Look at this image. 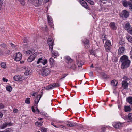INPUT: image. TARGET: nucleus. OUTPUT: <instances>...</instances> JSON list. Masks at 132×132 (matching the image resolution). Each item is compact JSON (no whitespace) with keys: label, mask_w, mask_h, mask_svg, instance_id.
<instances>
[{"label":"nucleus","mask_w":132,"mask_h":132,"mask_svg":"<svg viewBox=\"0 0 132 132\" xmlns=\"http://www.w3.org/2000/svg\"><path fill=\"white\" fill-rule=\"evenodd\" d=\"M129 15V12L126 10H124L120 14V16L121 17L127 18L128 16Z\"/></svg>","instance_id":"0eeeda50"},{"label":"nucleus","mask_w":132,"mask_h":132,"mask_svg":"<svg viewBox=\"0 0 132 132\" xmlns=\"http://www.w3.org/2000/svg\"><path fill=\"white\" fill-rule=\"evenodd\" d=\"M124 110L126 112L130 111L131 110V108L130 106H125Z\"/></svg>","instance_id":"393cba45"},{"label":"nucleus","mask_w":132,"mask_h":132,"mask_svg":"<svg viewBox=\"0 0 132 132\" xmlns=\"http://www.w3.org/2000/svg\"><path fill=\"white\" fill-rule=\"evenodd\" d=\"M36 57L35 55L34 54L30 56L27 59L28 61L29 62H31L34 60Z\"/></svg>","instance_id":"dca6fc26"},{"label":"nucleus","mask_w":132,"mask_h":132,"mask_svg":"<svg viewBox=\"0 0 132 132\" xmlns=\"http://www.w3.org/2000/svg\"><path fill=\"white\" fill-rule=\"evenodd\" d=\"M4 108V105L2 104H0V109H2L3 108Z\"/></svg>","instance_id":"8fccbe9b"},{"label":"nucleus","mask_w":132,"mask_h":132,"mask_svg":"<svg viewBox=\"0 0 132 132\" xmlns=\"http://www.w3.org/2000/svg\"><path fill=\"white\" fill-rule=\"evenodd\" d=\"M90 53L91 54L95 56L96 54L94 52L91 51L90 52Z\"/></svg>","instance_id":"5fc2aeb1"},{"label":"nucleus","mask_w":132,"mask_h":132,"mask_svg":"<svg viewBox=\"0 0 132 132\" xmlns=\"http://www.w3.org/2000/svg\"><path fill=\"white\" fill-rule=\"evenodd\" d=\"M122 85L124 89L127 88L128 86V83L126 81H123L122 83Z\"/></svg>","instance_id":"412c9836"},{"label":"nucleus","mask_w":132,"mask_h":132,"mask_svg":"<svg viewBox=\"0 0 132 132\" xmlns=\"http://www.w3.org/2000/svg\"><path fill=\"white\" fill-rule=\"evenodd\" d=\"M105 129L104 128H103L102 129V130L100 132H105Z\"/></svg>","instance_id":"e2e57ef3"},{"label":"nucleus","mask_w":132,"mask_h":132,"mask_svg":"<svg viewBox=\"0 0 132 132\" xmlns=\"http://www.w3.org/2000/svg\"><path fill=\"white\" fill-rule=\"evenodd\" d=\"M10 45L13 48H15L16 47V45L12 44V43H10Z\"/></svg>","instance_id":"a18cd8bd"},{"label":"nucleus","mask_w":132,"mask_h":132,"mask_svg":"<svg viewBox=\"0 0 132 132\" xmlns=\"http://www.w3.org/2000/svg\"><path fill=\"white\" fill-rule=\"evenodd\" d=\"M120 62L122 63L121 68L122 69H124L129 67L130 64V61L128 57L124 55L121 56L120 59Z\"/></svg>","instance_id":"f257e3e1"},{"label":"nucleus","mask_w":132,"mask_h":132,"mask_svg":"<svg viewBox=\"0 0 132 132\" xmlns=\"http://www.w3.org/2000/svg\"><path fill=\"white\" fill-rule=\"evenodd\" d=\"M123 124L122 123H114L113 125V126L115 128H118L122 127V125Z\"/></svg>","instance_id":"f3484780"},{"label":"nucleus","mask_w":132,"mask_h":132,"mask_svg":"<svg viewBox=\"0 0 132 132\" xmlns=\"http://www.w3.org/2000/svg\"><path fill=\"white\" fill-rule=\"evenodd\" d=\"M53 87L52 85H50L46 87V89L47 90H50L53 88Z\"/></svg>","instance_id":"c85d7f7f"},{"label":"nucleus","mask_w":132,"mask_h":132,"mask_svg":"<svg viewBox=\"0 0 132 132\" xmlns=\"http://www.w3.org/2000/svg\"><path fill=\"white\" fill-rule=\"evenodd\" d=\"M31 71L29 67H27L26 68V71L24 74L26 75H28L31 73Z\"/></svg>","instance_id":"4468645a"},{"label":"nucleus","mask_w":132,"mask_h":132,"mask_svg":"<svg viewBox=\"0 0 132 132\" xmlns=\"http://www.w3.org/2000/svg\"><path fill=\"white\" fill-rule=\"evenodd\" d=\"M83 42L84 44L87 45L89 43V40L87 39H85Z\"/></svg>","instance_id":"f704fd0d"},{"label":"nucleus","mask_w":132,"mask_h":132,"mask_svg":"<svg viewBox=\"0 0 132 132\" xmlns=\"http://www.w3.org/2000/svg\"><path fill=\"white\" fill-rule=\"evenodd\" d=\"M125 51V48L124 47L122 46L120 47L118 50V55H123Z\"/></svg>","instance_id":"f8f14e48"},{"label":"nucleus","mask_w":132,"mask_h":132,"mask_svg":"<svg viewBox=\"0 0 132 132\" xmlns=\"http://www.w3.org/2000/svg\"><path fill=\"white\" fill-rule=\"evenodd\" d=\"M7 126H10L12 125V123L11 122L6 123Z\"/></svg>","instance_id":"6e6d98bb"},{"label":"nucleus","mask_w":132,"mask_h":132,"mask_svg":"<svg viewBox=\"0 0 132 132\" xmlns=\"http://www.w3.org/2000/svg\"><path fill=\"white\" fill-rule=\"evenodd\" d=\"M80 3L81 5L84 7L86 8H87L88 6L86 3L83 0H80Z\"/></svg>","instance_id":"2eb2a0df"},{"label":"nucleus","mask_w":132,"mask_h":132,"mask_svg":"<svg viewBox=\"0 0 132 132\" xmlns=\"http://www.w3.org/2000/svg\"><path fill=\"white\" fill-rule=\"evenodd\" d=\"M6 89L8 91L11 92L12 89V87L10 86H9L6 87Z\"/></svg>","instance_id":"7c9ffc66"},{"label":"nucleus","mask_w":132,"mask_h":132,"mask_svg":"<svg viewBox=\"0 0 132 132\" xmlns=\"http://www.w3.org/2000/svg\"><path fill=\"white\" fill-rule=\"evenodd\" d=\"M12 130V129L11 128H8L5 130V132H11Z\"/></svg>","instance_id":"79ce46f5"},{"label":"nucleus","mask_w":132,"mask_h":132,"mask_svg":"<svg viewBox=\"0 0 132 132\" xmlns=\"http://www.w3.org/2000/svg\"><path fill=\"white\" fill-rule=\"evenodd\" d=\"M89 75L91 76H93V72L92 71L90 72L89 73Z\"/></svg>","instance_id":"13d9d810"},{"label":"nucleus","mask_w":132,"mask_h":132,"mask_svg":"<svg viewBox=\"0 0 132 132\" xmlns=\"http://www.w3.org/2000/svg\"><path fill=\"white\" fill-rule=\"evenodd\" d=\"M67 75V74H64L63 75H62V77L60 79V80H61L63 79Z\"/></svg>","instance_id":"37998d69"},{"label":"nucleus","mask_w":132,"mask_h":132,"mask_svg":"<svg viewBox=\"0 0 132 132\" xmlns=\"http://www.w3.org/2000/svg\"><path fill=\"white\" fill-rule=\"evenodd\" d=\"M123 78L126 80H129V79L128 78V77L126 76H124L123 77Z\"/></svg>","instance_id":"09e8293b"},{"label":"nucleus","mask_w":132,"mask_h":132,"mask_svg":"<svg viewBox=\"0 0 132 132\" xmlns=\"http://www.w3.org/2000/svg\"><path fill=\"white\" fill-rule=\"evenodd\" d=\"M3 114L2 113H0V117L2 118L3 116Z\"/></svg>","instance_id":"0e129e2a"},{"label":"nucleus","mask_w":132,"mask_h":132,"mask_svg":"<svg viewBox=\"0 0 132 132\" xmlns=\"http://www.w3.org/2000/svg\"><path fill=\"white\" fill-rule=\"evenodd\" d=\"M32 112H35V110L34 109V107L33 106H32Z\"/></svg>","instance_id":"4d7b16f0"},{"label":"nucleus","mask_w":132,"mask_h":132,"mask_svg":"<svg viewBox=\"0 0 132 132\" xmlns=\"http://www.w3.org/2000/svg\"><path fill=\"white\" fill-rule=\"evenodd\" d=\"M5 51L4 52L2 51V49L0 47V55H3L4 53L7 55H8L11 53V52L10 50L7 49L6 50H5Z\"/></svg>","instance_id":"9b49d317"},{"label":"nucleus","mask_w":132,"mask_h":132,"mask_svg":"<svg viewBox=\"0 0 132 132\" xmlns=\"http://www.w3.org/2000/svg\"><path fill=\"white\" fill-rule=\"evenodd\" d=\"M126 38L128 41L130 43H132V37L129 35H127Z\"/></svg>","instance_id":"5701e85b"},{"label":"nucleus","mask_w":132,"mask_h":132,"mask_svg":"<svg viewBox=\"0 0 132 132\" xmlns=\"http://www.w3.org/2000/svg\"><path fill=\"white\" fill-rule=\"evenodd\" d=\"M103 76L104 79H106L107 78V75L105 74H103Z\"/></svg>","instance_id":"3c124183"},{"label":"nucleus","mask_w":132,"mask_h":132,"mask_svg":"<svg viewBox=\"0 0 132 132\" xmlns=\"http://www.w3.org/2000/svg\"><path fill=\"white\" fill-rule=\"evenodd\" d=\"M125 44V42L123 41L120 40L119 42L120 45H123Z\"/></svg>","instance_id":"c03bdc74"},{"label":"nucleus","mask_w":132,"mask_h":132,"mask_svg":"<svg viewBox=\"0 0 132 132\" xmlns=\"http://www.w3.org/2000/svg\"><path fill=\"white\" fill-rule=\"evenodd\" d=\"M30 98H27L25 100V103L27 104H29L30 103Z\"/></svg>","instance_id":"473e14b6"},{"label":"nucleus","mask_w":132,"mask_h":132,"mask_svg":"<svg viewBox=\"0 0 132 132\" xmlns=\"http://www.w3.org/2000/svg\"><path fill=\"white\" fill-rule=\"evenodd\" d=\"M36 110L38 112V113H39L40 112V111L37 108Z\"/></svg>","instance_id":"338daca9"},{"label":"nucleus","mask_w":132,"mask_h":132,"mask_svg":"<svg viewBox=\"0 0 132 132\" xmlns=\"http://www.w3.org/2000/svg\"><path fill=\"white\" fill-rule=\"evenodd\" d=\"M118 82L115 80H112L111 82V84L113 86H116L117 85Z\"/></svg>","instance_id":"b1692460"},{"label":"nucleus","mask_w":132,"mask_h":132,"mask_svg":"<svg viewBox=\"0 0 132 132\" xmlns=\"http://www.w3.org/2000/svg\"><path fill=\"white\" fill-rule=\"evenodd\" d=\"M50 71L49 68H43L41 71V74L43 76H46L48 75L50 73Z\"/></svg>","instance_id":"7ed1b4c3"},{"label":"nucleus","mask_w":132,"mask_h":132,"mask_svg":"<svg viewBox=\"0 0 132 132\" xmlns=\"http://www.w3.org/2000/svg\"><path fill=\"white\" fill-rule=\"evenodd\" d=\"M23 41L24 43H26L27 42V37H25L24 38L23 40Z\"/></svg>","instance_id":"a19ab883"},{"label":"nucleus","mask_w":132,"mask_h":132,"mask_svg":"<svg viewBox=\"0 0 132 132\" xmlns=\"http://www.w3.org/2000/svg\"><path fill=\"white\" fill-rule=\"evenodd\" d=\"M47 19L48 20V23L49 25L51 26V27H52V24H53L52 19L51 18L49 15H47Z\"/></svg>","instance_id":"a211bd4d"},{"label":"nucleus","mask_w":132,"mask_h":132,"mask_svg":"<svg viewBox=\"0 0 132 132\" xmlns=\"http://www.w3.org/2000/svg\"><path fill=\"white\" fill-rule=\"evenodd\" d=\"M7 126L6 123H3L0 126V127L2 129L5 128Z\"/></svg>","instance_id":"c756f323"},{"label":"nucleus","mask_w":132,"mask_h":132,"mask_svg":"<svg viewBox=\"0 0 132 132\" xmlns=\"http://www.w3.org/2000/svg\"><path fill=\"white\" fill-rule=\"evenodd\" d=\"M41 97V96L39 95L37 96L36 98L35 99L34 101L35 103L37 104L38 103Z\"/></svg>","instance_id":"aec40b11"},{"label":"nucleus","mask_w":132,"mask_h":132,"mask_svg":"<svg viewBox=\"0 0 132 132\" xmlns=\"http://www.w3.org/2000/svg\"><path fill=\"white\" fill-rule=\"evenodd\" d=\"M0 31L2 32H4V29L1 28L0 29Z\"/></svg>","instance_id":"680f3d73"},{"label":"nucleus","mask_w":132,"mask_h":132,"mask_svg":"<svg viewBox=\"0 0 132 132\" xmlns=\"http://www.w3.org/2000/svg\"><path fill=\"white\" fill-rule=\"evenodd\" d=\"M13 79L15 81H21L23 80L24 78L22 76L16 75L14 77Z\"/></svg>","instance_id":"39448f33"},{"label":"nucleus","mask_w":132,"mask_h":132,"mask_svg":"<svg viewBox=\"0 0 132 132\" xmlns=\"http://www.w3.org/2000/svg\"><path fill=\"white\" fill-rule=\"evenodd\" d=\"M35 52L34 50H29L26 51V54H30L33 53Z\"/></svg>","instance_id":"bb28decb"},{"label":"nucleus","mask_w":132,"mask_h":132,"mask_svg":"<svg viewBox=\"0 0 132 132\" xmlns=\"http://www.w3.org/2000/svg\"><path fill=\"white\" fill-rule=\"evenodd\" d=\"M87 1L90 4L93 5L94 4V2L92 0H85Z\"/></svg>","instance_id":"c9c22d12"},{"label":"nucleus","mask_w":132,"mask_h":132,"mask_svg":"<svg viewBox=\"0 0 132 132\" xmlns=\"http://www.w3.org/2000/svg\"><path fill=\"white\" fill-rule=\"evenodd\" d=\"M47 62V61L46 59H44L42 58H39L38 61L37 62V63L38 64L40 63H42L43 65H45Z\"/></svg>","instance_id":"6e6552de"},{"label":"nucleus","mask_w":132,"mask_h":132,"mask_svg":"<svg viewBox=\"0 0 132 132\" xmlns=\"http://www.w3.org/2000/svg\"><path fill=\"white\" fill-rule=\"evenodd\" d=\"M77 64L78 67L81 66L84 64V63L83 62H82L81 63V62H80L79 61L77 62Z\"/></svg>","instance_id":"e433bc0d"},{"label":"nucleus","mask_w":132,"mask_h":132,"mask_svg":"<svg viewBox=\"0 0 132 132\" xmlns=\"http://www.w3.org/2000/svg\"><path fill=\"white\" fill-rule=\"evenodd\" d=\"M1 67L3 68H5L6 66V65L5 63H2L1 64Z\"/></svg>","instance_id":"4c0bfd02"},{"label":"nucleus","mask_w":132,"mask_h":132,"mask_svg":"<svg viewBox=\"0 0 132 132\" xmlns=\"http://www.w3.org/2000/svg\"><path fill=\"white\" fill-rule=\"evenodd\" d=\"M1 46L2 47V49L4 48V49H7L6 45L5 44H1Z\"/></svg>","instance_id":"72a5a7b5"},{"label":"nucleus","mask_w":132,"mask_h":132,"mask_svg":"<svg viewBox=\"0 0 132 132\" xmlns=\"http://www.w3.org/2000/svg\"><path fill=\"white\" fill-rule=\"evenodd\" d=\"M51 125H53L54 127H55L56 128L57 127L55 125H54L53 124V123H51Z\"/></svg>","instance_id":"69168bd1"},{"label":"nucleus","mask_w":132,"mask_h":132,"mask_svg":"<svg viewBox=\"0 0 132 132\" xmlns=\"http://www.w3.org/2000/svg\"><path fill=\"white\" fill-rule=\"evenodd\" d=\"M2 80L4 82H7L8 81V80L7 79H6L4 78H3Z\"/></svg>","instance_id":"864d4df0"},{"label":"nucleus","mask_w":132,"mask_h":132,"mask_svg":"<svg viewBox=\"0 0 132 132\" xmlns=\"http://www.w3.org/2000/svg\"><path fill=\"white\" fill-rule=\"evenodd\" d=\"M131 27L130 24L129 23H126L125 26V30H127V32H128V31L130 30V29Z\"/></svg>","instance_id":"6ab92c4d"},{"label":"nucleus","mask_w":132,"mask_h":132,"mask_svg":"<svg viewBox=\"0 0 132 132\" xmlns=\"http://www.w3.org/2000/svg\"><path fill=\"white\" fill-rule=\"evenodd\" d=\"M36 2L38 3L39 4H40V3L42 1H43V0H36Z\"/></svg>","instance_id":"603ef678"},{"label":"nucleus","mask_w":132,"mask_h":132,"mask_svg":"<svg viewBox=\"0 0 132 132\" xmlns=\"http://www.w3.org/2000/svg\"><path fill=\"white\" fill-rule=\"evenodd\" d=\"M111 28L115 30L117 29L115 24L114 22H112L110 23Z\"/></svg>","instance_id":"4be33fe9"},{"label":"nucleus","mask_w":132,"mask_h":132,"mask_svg":"<svg viewBox=\"0 0 132 132\" xmlns=\"http://www.w3.org/2000/svg\"><path fill=\"white\" fill-rule=\"evenodd\" d=\"M47 43L49 46L50 49L52 51L53 48V44L51 38H48L47 40Z\"/></svg>","instance_id":"1a4fd4ad"},{"label":"nucleus","mask_w":132,"mask_h":132,"mask_svg":"<svg viewBox=\"0 0 132 132\" xmlns=\"http://www.w3.org/2000/svg\"><path fill=\"white\" fill-rule=\"evenodd\" d=\"M66 123L68 127H71L78 126V124L76 123L72 122L69 121H67Z\"/></svg>","instance_id":"423d86ee"},{"label":"nucleus","mask_w":132,"mask_h":132,"mask_svg":"<svg viewBox=\"0 0 132 132\" xmlns=\"http://www.w3.org/2000/svg\"><path fill=\"white\" fill-rule=\"evenodd\" d=\"M66 59L68 61H66V62L67 63L69 62L71 63L73 61V60L69 56H67L66 57Z\"/></svg>","instance_id":"a878e982"},{"label":"nucleus","mask_w":132,"mask_h":132,"mask_svg":"<svg viewBox=\"0 0 132 132\" xmlns=\"http://www.w3.org/2000/svg\"><path fill=\"white\" fill-rule=\"evenodd\" d=\"M18 110L17 109H14L13 110V112L14 113H16L17 112Z\"/></svg>","instance_id":"bf43d9fd"},{"label":"nucleus","mask_w":132,"mask_h":132,"mask_svg":"<svg viewBox=\"0 0 132 132\" xmlns=\"http://www.w3.org/2000/svg\"><path fill=\"white\" fill-rule=\"evenodd\" d=\"M49 0H45V2L47 3L49 1Z\"/></svg>","instance_id":"774afa93"},{"label":"nucleus","mask_w":132,"mask_h":132,"mask_svg":"<svg viewBox=\"0 0 132 132\" xmlns=\"http://www.w3.org/2000/svg\"><path fill=\"white\" fill-rule=\"evenodd\" d=\"M52 85L53 86V88L55 87H58L60 86V85L57 83H55Z\"/></svg>","instance_id":"2f4dec72"},{"label":"nucleus","mask_w":132,"mask_h":132,"mask_svg":"<svg viewBox=\"0 0 132 132\" xmlns=\"http://www.w3.org/2000/svg\"><path fill=\"white\" fill-rule=\"evenodd\" d=\"M54 59L52 58H51L50 59V64H52L54 62Z\"/></svg>","instance_id":"ea45409f"},{"label":"nucleus","mask_w":132,"mask_h":132,"mask_svg":"<svg viewBox=\"0 0 132 132\" xmlns=\"http://www.w3.org/2000/svg\"><path fill=\"white\" fill-rule=\"evenodd\" d=\"M128 32L130 34L132 35V26L130 29V30H129L128 31Z\"/></svg>","instance_id":"49530a36"},{"label":"nucleus","mask_w":132,"mask_h":132,"mask_svg":"<svg viewBox=\"0 0 132 132\" xmlns=\"http://www.w3.org/2000/svg\"><path fill=\"white\" fill-rule=\"evenodd\" d=\"M36 125H37L38 126H40L41 125V124L40 123L37 121L36 122Z\"/></svg>","instance_id":"de8ad7c7"},{"label":"nucleus","mask_w":132,"mask_h":132,"mask_svg":"<svg viewBox=\"0 0 132 132\" xmlns=\"http://www.w3.org/2000/svg\"><path fill=\"white\" fill-rule=\"evenodd\" d=\"M47 129L46 128H42L41 129L42 132H47Z\"/></svg>","instance_id":"58836bf2"},{"label":"nucleus","mask_w":132,"mask_h":132,"mask_svg":"<svg viewBox=\"0 0 132 132\" xmlns=\"http://www.w3.org/2000/svg\"><path fill=\"white\" fill-rule=\"evenodd\" d=\"M131 2H127L126 0H123L122 3L124 7H126L129 5V9L132 11V0H130Z\"/></svg>","instance_id":"f03ea898"},{"label":"nucleus","mask_w":132,"mask_h":132,"mask_svg":"<svg viewBox=\"0 0 132 132\" xmlns=\"http://www.w3.org/2000/svg\"><path fill=\"white\" fill-rule=\"evenodd\" d=\"M51 52L52 54V56L53 57H54L55 56H57L59 55V54L56 51H52Z\"/></svg>","instance_id":"cd10ccee"},{"label":"nucleus","mask_w":132,"mask_h":132,"mask_svg":"<svg viewBox=\"0 0 132 132\" xmlns=\"http://www.w3.org/2000/svg\"><path fill=\"white\" fill-rule=\"evenodd\" d=\"M3 4V0H0V5H2Z\"/></svg>","instance_id":"052dcab7"},{"label":"nucleus","mask_w":132,"mask_h":132,"mask_svg":"<svg viewBox=\"0 0 132 132\" xmlns=\"http://www.w3.org/2000/svg\"><path fill=\"white\" fill-rule=\"evenodd\" d=\"M105 47L106 51L109 52L111 48V43L109 40H108L106 41Z\"/></svg>","instance_id":"20e7f679"},{"label":"nucleus","mask_w":132,"mask_h":132,"mask_svg":"<svg viewBox=\"0 0 132 132\" xmlns=\"http://www.w3.org/2000/svg\"><path fill=\"white\" fill-rule=\"evenodd\" d=\"M22 58L21 54L20 53L18 52L16 54L15 60L16 61H19L21 60Z\"/></svg>","instance_id":"9d476101"},{"label":"nucleus","mask_w":132,"mask_h":132,"mask_svg":"<svg viewBox=\"0 0 132 132\" xmlns=\"http://www.w3.org/2000/svg\"><path fill=\"white\" fill-rule=\"evenodd\" d=\"M125 117L126 118L125 119V120H126L128 122H132V113H130L128 114L127 116H125Z\"/></svg>","instance_id":"ddd939ff"}]
</instances>
